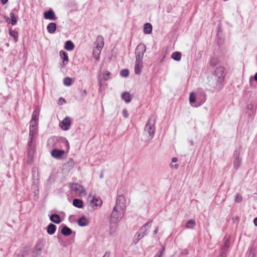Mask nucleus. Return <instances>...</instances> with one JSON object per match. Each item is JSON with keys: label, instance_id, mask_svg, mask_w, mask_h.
I'll return each instance as SVG.
<instances>
[{"label": "nucleus", "instance_id": "13", "mask_svg": "<svg viewBox=\"0 0 257 257\" xmlns=\"http://www.w3.org/2000/svg\"><path fill=\"white\" fill-rule=\"evenodd\" d=\"M64 154L65 151L64 150L53 149L51 151L52 156L56 159H60Z\"/></svg>", "mask_w": 257, "mask_h": 257}, {"label": "nucleus", "instance_id": "59", "mask_svg": "<svg viewBox=\"0 0 257 257\" xmlns=\"http://www.w3.org/2000/svg\"><path fill=\"white\" fill-rule=\"evenodd\" d=\"M140 240L137 239V237L135 236L134 241L135 243H137Z\"/></svg>", "mask_w": 257, "mask_h": 257}, {"label": "nucleus", "instance_id": "9", "mask_svg": "<svg viewBox=\"0 0 257 257\" xmlns=\"http://www.w3.org/2000/svg\"><path fill=\"white\" fill-rule=\"evenodd\" d=\"M71 118L69 117H66L61 122V127L63 130L67 131L71 125Z\"/></svg>", "mask_w": 257, "mask_h": 257}, {"label": "nucleus", "instance_id": "60", "mask_svg": "<svg viewBox=\"0 0 257 257\" xmlns=\"http://www.w3.org/2000/svg\"><path fill=\"white\" fill-rule=\"evenodd\" d=\"M254 79L256 81H257V72L255 74L254 76Z\"/></svg>", "mask_w": 257, "mask_h": 257}, {"label": "nucleus", "instance_id": "36", "mask_svg": "<svg viewBox=\"0 0 257 257\" xmlns=\"http://www.w3.org/2000/svg\"><path fill=\"white\" fill-rule=\"evenodd\" d=\"M218 63V60L217 58L213 57L210 59V65L212 66H216Z\"/></svg>", "mask_w": 257, "mask_h": 257}, {"label": "nucleus", "instance_id": "2", "mask_svg": "<svg viewBox=\"0 0 257 257\" xmlns=\"http://www.w3.org/2000/svg\"><path fill=\"white\" fill-rule=\"evenodd\" d=\"M125 210L120 207H113L110 214L109 221L111 223L117 224L123 217Z\"/></svg>", "mask_w": 257, "mask_h": 257}, {"label": "nucleus", "instance_id": "47", "mask_svg": "<svg viewBox=\"0 0 257 257\" xmlns=\"http://www.w3.org/2000/svg\"><path fill=\"white\" fill-rule=\"evenodd\" d=\"M242 200V197L239 195L237 194L236 197L235 198V201L237 202H240Z\"/></svg>", "mask_w": 257, "mask_h": 257}, {"label": "nucleus", "instance_id": "61", "mask_svg": "<svg viewBox=\"0 0 257 257\" xmlns=\"http://www.w3.org/2000/svg\"><path fill=\"white\" fill-rule=\"evenodd\" d=\"M103 177V173H102L100 175V178H102Z\"/></svg>", "mask_w": 257, "mask_h": 257}, {"label": "nucleus", "instance_id": "37", "mask_svg": "<svg viewBox=\"0 0 257 257\" xmlns=\"http://www.w3.org/2000/svg\"><path fill=\"white\" fill-rule=\"evenodd\" d=\"M38 121L34 119H31L30 122V127H38Z\"/></svg>", "mask_w": 257, "mask_h": 257}, {"label": "nucleus", "instance_id": "63", "mask_svg": "<svg viewBox=\"0 0 257 257\" xmlns=\"http://www.w3.org/2000/svg\"><path fill=\"white\" fill-rule=\"evenodd\" d=\"M8 20H10V18L8 17V18H7V19H6L7 21Z\"/></svg>", "mask_w": 257, "mask_h": 257}, {"label": "nucleus", "instance_id": "11", "mask_svg": "<svg viewBox=\"0 0 257 257\" xmlns=\"http://www.w3.org/2000/svg\"><path fill=\"white\" fill-rule=\"evenodd\" d=\"M44 18L46 20H50L51 21L55 20L57 19L54 11L52 9L44 12Z\"/></svg>", "mask_w": 257, "mask_h": 257}, {"label": "nucleus", "instance_id": "17", "mask_svg": "<svg viewBox=\"0 0 257 257\" xmlns=\"http://www.w3.org/2000/svg\"><path fill=\"white\" fill-rule=\"evenodd\" d=\"M47 29L48 32L50 34L55 33L56 29V25L54 23H50L47 26Z\"/></svg>", "mask_w": 257, "mask_h": 257}, {"label": "nucleus", "instance_id": "49", "mask_svg": "<svg viewBox=\"0 0 257 257\" xmlns=\"http://www.w3.org/2000/svg\"><path fill=\"white\" fill-rule=\"evenodd\" d=\"M163 250H164V248L163 249ZM163 250H160V251H158L156 254V255H155L154 257H161L162 255L163 254Z\"/></svg>", "mask_w": 257, "mask_h": 257}, {"label": "nucleus", "instance_id": "22", "mask_svg": "<svg viewBox=\"0 0 257 257\" xmlns=\"http://www.w3.org/2000/svg\"><path fill=\"white\" fill-rule=\"evenodd\" d=\"M196 225V222L194 219L189 220L185 224V227L188 229H193Z\"/></svg>", "mask_w": 257, "mask_h": 257}, {"label": "nucleus", "instance_id": "53", "mask_svg": "<svg viewBox=\"0 0 257 257\" xmlns=\"http://www.w3.org/2000/svg\"><path fill=\"white\" fill-rule=\"evenodd\" d=\"M86 94H87L86 90H83V92H82V96H83V97L85 96L86 95Z\"/></svg>", "mask_w": 257, "mask_h": 257}, {"label": "nucleus", "instance_id": "1", "mask_svg": "<svg viewBox=\"0 0 257 257\" xmlns=\"http://www.w3.org/2000/svg\"><path fill=\"white\" fill-rule=\"evenodd\" d=\"M214 76L215 82L214 83L213 81L210 80L209 85L212 86L214 89L219 90L221 89V85L224 80V68L221 66L217 67L214 71Z\"/></svg>", "mask_w": 257, "mask_h": 257}, {"label": "nucleus", "instance_id": "41", "mask_svg": "<svg viewBox=\"0 0 257 257\" xmlns=\"http://www.w3.org/2000/svg\"><path fill=\"white\" fill-rule=\"evenodd\" d=\"M34 249L41 253L42 250V246L40 243H37Z\"/></svg>", "mask_w": 257, "mask_h": 257}, {"label": "nucleus", "instance_id": "28", "mask_svg": "<svg viewBox=\"0 0 257 257\" xmlns=\"http://www.w3.org/2000/svg\"><path fill=\"white\" fill-rule=\"evenodd\" d=\"M74 48L73 43L71 41H67L65 44V48L68 51H72Z\"/></svg>", "mask_w": 257, "mask_h": 257}, {"label": "nucleus", "instance_id": "32", "mask_svg": "<svg viewBox=\"0 0 257 257\" xmlns=\"http://www.w3.org/2000/svg\"><path fill=\"white\" fill-rule=\"evenodd\" d=\"M229 245L230 241L229 238L228 237L225 239L224 244L221 247V249L228 251V249L229 247Z\"/></svg>", "mask_w": 257, "mask_h": 257}, {"label": "nucleus", "instance_id": "15", "mask_svg": "<svg viewBox=\"0 0 257 257\" xmlns=\"http://www.w3.org/2000/svg\"><path fill=\"white\" fill-rule=\"evenodd\" d=\"M109 234L112 236H115L117 234V225L116 224L114 223H111L109 222Z\"/></svg>", "mask_w": 257, "mask_h": 257}, {"label": "nucleus", "instance_id": "45", "mask_svg": "<svg viewBox=\"0 0 257 257\" xmlns=\"http://www.w3.org/2000/svg\"><path fill=\"white\" fill-rule=\"evenodd\" d=\"M34 149L35 148H33V149H31V148H29V150L28 151V156L29 157H32L34 153Z\"/></svg>", "mask_w": 257, "mask_h": 257}, {"label": "nucleus", "instance_id": "26", "mask_svg": "<svg viewBox=\"0 0 257 257\" xmlns=\"http://www.w3.org/2000/svg\"><path fill=\"white\" fill-rule=\"evenodd\" d=\"M88 223V221L85 217H82L78 220V224L81 226H86Z\"/></svg>", "mask_w": 257, "mask_h": 257}, {"label": "nucleus", "instance_id": "3", "mask_svg": "<svg viewBox=\"0 0 257 257\" xmlns=\"http://www.w3.org/2000/svg\"><path fill=\"white\" fill-rule=\"evenodd\" d=\"M155 123L156 120L154 117L152 116L149 118L144 128L145 132L149 134L151 139H152L154 136L156 129Z\"/></svg>", "mask_w": 257, "mask_h": 257}, {"label": "nucleus", "instance_id": "14", "mask_svg": "<svg viewBox=\"0 0 257 257\" xmlns=\"http://www.w3.org/2000/svg\"><path fill=\"white\" fill-rule=\"evenodd\" d=\"M96 46L94 48L102 50L104 46V40L101 36H98L95 42Z\"/></svg>", "mask_w": 257, "mask_h": 257}, {"label": "nucleus", "instance_id": "21", "mask_svg": "<svg viewBox=\"0 0 257 257\" xmlns=\"http://www.w3.org/2000/svg\"><path fill=\"white\" fill-rule=\"evenodd\" d=\"M121 98L126 102L128 103L131 101V98L130 93L124 92L121 94Z\"/></svg>", "mask_w": 257, "mask_h": 257}, {"label": "nucleus", "instance_id": "52", "mask_svg": "<svg viewBox=\"0 0 257 257\" xmlns=\"http://www.w3.org/2000/svg\"><path fill=\"white\" fill-rule=\"evenodd\" d=\"M158 230H159V228H158V227H157L155 228V229L153 231V234H156L158 232Z\"/></svg>", "mask_w": 257, "mask_h": 257}, {"label": "nucleus", "instance_id": "51", "mask_svg": "<svg viewBox=\"0 0 257 257\" xmlns=\"http://www.w3.org/2000/svg\"><path fill=\"white\" fill-rule=\"evenodd\" d=\"M171 167H172V168H175V169H178V167H179V165H178V164H175L174 165H171Z\"/></svg>", "mask_w": 257, "mask_h": 257}, {"label": "nucleus", "instance_id": "8", "mask_svg": "<svg viewBox=\"0 0 257 257\" xmlns=\"http://www.w3.org/2000/svg\"><path fill=\"white\" fill-rule=\"evenodd\" d=\"M126 200L125 197L123 195H119L117 196L116 199V203L114 207H120L121 209L125 210H126V206H125Z\"/></svg>", "mask_w": 257, "mask_h": 257}, {"label": "nucleus", "instance_id": "19", "mask_svg": "<svg viewBox=\"0 0 257 257\" xmlns=\"http://www.w3.org/2000/svg\"><path fill=\"white\" fill-rule=\"evenodd\" d=\"M56 229V225H54V224L50 223L48 225V226L47 227V231L48 234H49L50 235H52L55 232Z\"/></svg>", "mask_w": 257, "mask_h": 257}, {"label": "nucleus", "instance_id": "29", "mask_svg": "<svg viewBox=\"0 0 257 257\" xmlns=\"http://www.w3.org/2000/svg\"><path fill=\"white\" fill-rule=\"evenodd\" d=\"M171 58L175 61H180L181 58V54L179 52H175L172 54Z\"/></svg>", "mask_w": 257, "mask_h": 257}, {"label": "nucleus", "instance_id": "10", "mask_svg": "<svg viewBox=\"0 0 257 257\" xmlns=\"http://www.w3.org/2000/svg\"><path fill=\"white\" fill-rule=\"evenodd\" d=\"M152 223V220H150L146 222L144 225H143L138 232L145 236L147 235V231L150 228Z\"/></svg>", "mask_w": 257, "mask_h": 257}, {"label": "nucleus", "instance_id": "39", "mask_svg": "<svg viewBox=\"0 0 257 257\" xmlns=\"http://www.w3.org/2000/svg\"><path fill=\"white\" fill-rule=\"evenodd\" d=\"M38 114H39V113L37 112V110L36 108L35 110L33 112L32 119H34V120H38Z\"/></svg>", "mask_w": 257, "mask_h": 257}, {"label": "nucleus", "instance_id": "33", "mask_svg": "<svg viewBox=\"0 0 257 257\" xmlns=\"http://www.w3.org/2000/svg\"><path fill=\"white\" fill-rule=\"evenodd\" d=\"M73 80L69 77H66L63 79V84L64 85L69 86L72 84Z\"/></svg>", "mask_w": 257, "mask_h": 257}, {"label": "nucleus", "instance_id": "23", "mask_svg": "<svg viewBox=\"0 0 257 257\" xmlns=\"http://www.w3.org/2000/svg\"><path fill=\"white\" fill-rule=\"evenodd\" d=\"M61 233L65 236H68L72 233V230L65 225L62 228Z\"/></svg>", "mask_w": 257, "mask_h": 257}, {"label": "nucleus", "instance_id": "5", "mask_svg": "<svg viewBox=\"0 0 257 257\" xmlns=\"http://www.w3.org/2000/svg\"><path fill=\"white\" fill-rule=\"evenodd\" d=\"M146 51V47L144 44H139L136 49V61H142L144 54Z\"/></svg>", "mask_w": 257, "mask_h": 257}, {"label": "nucleus", "instance_id": "48", "mask_svg": "<svg viewBox=\"0 0 257 257\" xmlns=\"http://www.w3.org/2000/svg\"><path fill=\"white\" fill-rule=\"evenodd\" d=\"M122 114H123V116L124 117H125V118H127L128 116V112H127V111L126 109H123V110Z\"/></svg>", "mask_w": 257, "mask_h": 257}, {"label": "nucleus", "instance_id": "46", "mask_svg": "<svg viewBox=\"0 0 257 257\" xmlns=\"http://www.w3.org/2000/svg\"><path fill=\"white\" fill-rule=\"evenodd\" d=\"M136 236L137 237L138 240H140L142 238H143L144 236L143 234L137 232L136 233Z\"/></svg>", "mask_w": 257, "mask_h": 257}, {"label": "nucleus", "instance_id": "35", "mask_svg": "<svg viewBox=\"0 0 257 257\" xmlns=\"http://www.w3.org/2000/svg\"><path fill=\"white\" fill-rule=\"evenodd\" d=\"M10 35L11 37H13L15 39V42L18 41V33L16 31H12V29L10 30Z\"/></svg>", "mask_w": 257, "mask_h": 257}, {"label": "nucleus", "instance_id": "34", "mask_svg": "<svg viewBox=\"0 0 257 257\" xmlns=\"http://www.w3.org/2000/svg\"><path fill=\"white\" fill-rule=\"evenodd\" d=\"M10 16L11 19V24L12 25H15L17 24L18 21V17L15 16L13 12H11L10 14Z\"/></svg>", "mask_w": 257, "mask_h": 257}, {"label": "nucleus", "instance_id": "31", "mask_svg": "<svg viewBox=\"0 0 257 257\" xmlns=\"http://www.w3.org/2000/svg\"><path fill=\"white\" fill-rule=\"evenodd\" d=\"M38 133V127H30L29 138H35Z\"/></svg>", "mask_w": 257, "mask_h": 257}, {"label": "nucleus", "instance_id": "38", "mask_svg": "<svg viewBox=\"0 0 257 257\" xmlns=\"http://www.w3.org/2000/svg\"><path fill=\"white\" fill-rule=\"evenodd\" d=\"M120 74L121 76L126 77L129 75V72L127 69H123L120 71Z\"/></svg>", "mask_w": 257, "mask_h": 257}, {"label": "nucleus", "instance_id": "27", "mask_svg": "<svg viewBox=\"0 0 257 257\" xmlns=\"http://www.w3.org/2000/svg\"><path fill=\"white\" fill-rule=\"evenodd\" d=\"M73 205L78 208H81L83 207L82 201L78 199H74L73 201Z\"/></svg>", "mask_w": 257, "mask_h": 257}, {"label": "nucleus", "instance_id": "40", "mask_svg": "<svg viewBox=\"0 0 257 257\" xmlns=\"http://www.w3.org/2000/svg\"><path fill=\"white\" fill-rule=\"evenodd\" d=\"M34 139V138H29V141L28 143L29 148H31V149L35 148V146L33 144V141Z\"/></svg>", "mask_w": 257, "mask_h": 257}, {"label": "nucleus", "instance_id": "42", "mask_svg": "<svg viewBox=\"0 0 257 257\" xmlns=\"http://www.w3.org/2000/svg\"><path fill=\"white\" fill-rule=\"evenodd\" d=\"M110 73L109 71H106L105 73L103 75V79L104 80H107L109 78Z\"/></svg>", "mask_w": 257, "mask_h": 257}, {"label": "nucleus", "instance_id": "56", "mask_svg": "<svg viewBox=\"0 0 257 257\" xmlns=\"http://www.w3.org/2000/svg\"><path fill=\"white\" fill-rule=\"evenodd\" d=\"M254 225L257 226V217H255L253 220Z\"/></svg>", "mask_w": 257, "mask_h": 257}, {"label": "nucleus", "instance_id": "7", "mask_svg": "<svg viewBox=\"0 0 257 257\" xmlns=\"http://www.w3.org/2000/svg\"><path fill=\"white\" fill-rule=\"evenodd\" d=\"M233 167L236 170H237L241 164V159L240 158V151L238 150H235L233 153Z\"/></svg>", "mask_w": 257, "mask_h": 257}, {"label": "nucleus", "instance_id": "57", "mask_svg": "<svg viewBox=\"0 0 257 257\" xmlns=\"http://www.w3.org/2000/svg\"><path fill=\"white\" fill-rule=\"evenodd\" d=\"M65 142L66 145L67 146V149H69V143H68V141L67 140H65Z\"/></svg>", "mask_w": 257, "mask_h": 257}, {"label": "nucleus", "instance_id": "50", "mask_svg": "<svg viewBox=\"0 0 257 257\" xmlns=\"http://www.w3.org/2000/svg\"><path fill=\"white\" fill-rule=\"evenodd\" d=\"M110 256V252H105L104 255L102 257H109Z\"/></svg>", "mask_w": 257, "mask_h": 257}, {"label": "nucleus", "instance_id": "4", "mask_svg": "<svg viewBox=\"0 0 257 257\" xmlns=\"http://www.w3.org/2000/svg\"><path fill=\"white\" fill-rule=\"evenodd\" d=\"M69 187L71 191L78 196H84L86 194L84 187L78 183L70 184Z\"/></svg>", "mask_w": 257, "mask_h": 257}, {"label": "nucleus", "instance_id": "30", "mask_svg": "<svg viewBox=\"0 0 257 257\" xmlns=\"http://www.w3.org/2000/svg\"><path fill=\"white\" fill-rule=\"evenodd\" d=\"M74 165V162L72 159L69 158L64 166L69 169H71Z\"/></svg>", "mask_w": 257, "mask_h": 257}, {"label": "nucleus", "instance_id": "54", "mask_svg": "<svg viewBox=\"0 0 257 257\" xmlns=\"http://www.w3.org/2000/svg\"><path fill=\"white\" fill-rule=\"evenodd\" d=\"M177 161H178V159L176 157H174L172 159V162L173 163H175V162H177Z\"/></svg>", "mask_w": 257, "mask_h": 257}, {"label": "nucleus", "instance_id": "44", "mask_svg": "<svg viewBox=\"0 0 257 257\" xmlns=\"http://www.w3.org/2000/svg\"><path fill=\"white\" fill-rule=\"evenodd\" d=\"M227 251L221 249L220 254L218 257H226Z\"/></svg>", "mask_w": 257, "mask_h": 257}, {"label": "nucleus", "instance_id": "43", "mask_svg": "<svg viewBox=\"0 0 257 257\" xmlns=\"http://www.w3.org/2000/svg\"><path fill=\"white\" fill-rule=\"evenodd\" d=\"M41 255V253L34 249L32 252V257H39Z\"/></svg>", "mask_w": 257, "mask_h": 257}, {"label": "nucleus", "instance_id": "25", "mask_svg": "<svg viewBox=\"0 0 257 257\" xmlns=\"http://www.w3.org/2000/svg\"><path fill=\"white\" fill-rule=\"evenodd\" d=\"M101 50L94 48L93 50V56L96 60H98L100 58V54L101 53Z\"/></svg>", "mask_w": 257, "mask_h": 257}, {"label": "nucleus", "instance_id": "20", "mask_svg": "<svg viewBox=\"0 0 257 257\" xmlns=\"http://www.w3.org/2000/svg\"><path fill=\"white\" fill-rule=\"evenodd\" d=\"M144 32L145 34H150L152 32V26L150 23H146L144 26Z\"/></svg>", "mask_w": 257, "mask_h": 257}, {"label": "nucleus", "instance_id": "16", "mask_svg": "<svg viewBox=\"0 0 257 257\" xmlns=\"http://www.w3.org/2000/svg\"><path fill=\"white\" fill-rule=\"evenodd\" d=\"M142 67V61H136L135 66V72L136 74L139 75L141 74Z\"/></svg>", "mask_w": 257, "mask_h": 257}, {"label": "nucleus", "instance_id": "12", "mask_svg": "<svg viewBox=\"0 0 257 257\" xmlns=\"http://www.w3.org/2000/svg\"><path fill=\"white\" fill-rule=\"evenodd\" d=\"M102 200L99 197L96 196H93L92 199L90 201V204L92 207H100L102 205Z\"/></svg>", "mask_w": 257, "mask_h": 257}, {"label": "nucleus", "instance_id": "55", "mask_svg": "<svg viewBox=\"0 0 257 257\" xmlns=\"http://www.w3.org/2000/svg\"><path fill=\"white\" fill-rule=\"evenodd\" d=\"M253 256H254V253H253V252H252V250H250L249 254V257H253Z\"/></svg>", "mask_w": 257, "mask_h": 257}, {"label": "nucleus", "instance_id": "18", "mask_svg": "<svg viewBox=\"0 0 257 257\" xmlns=\"http://www.w3.org/2000/svg\"><path fill=\"white\" fill-rule=\"evenodd\" d=\"M50 219L52 222H53L56 224H59L61 222L60 217L58 214H52L50 217Z\"/></svg>", "mask_w": 257, "mask_h": 257}, {"label": "nucleus", "instance_id": "58", "mask_svg": "<svg viewBox=\"0 0 257 257\" xmlns=\"http://www.w3.org/2000/svg\"><path fill=\"white\" fill-rule=\"evenodd\" d=\"M1 2L2 3V4H5L7 3L8 0H1Z\"/></svg>", "mask_w": 257, "mask_h": 257}, {"label": "nucleus", "instance_id": "24", "mask_svg": "<svg viewBox=\"0 0 257 257\" xmlns=\"http://www.w3.org/2000/svg\"><path fill=\"white\" fill-rule=\"evenodd\" d=\"M60 56L62 59H63V64L65 65V62L67 63L68 62V54L61 50L60 51Z\"/></svg>", "mask_w": 257, "mask_h": 257}, {"label": "nucleus", "instance_id": "6", "mask_svg": "<svg viewBox=\"0 0 257 257\" xmlns=\"http://www.w3.org/2000/svg\"><path fill=\"white\" fill-rule=\"evenodd\" d=\"M198 99L200 98L201 100V102L204 103L206 99V95L205 93L202 91H200L198 92L197 95L195 94V93L191 92L190 94V97H189V101L190 103H192L195 101L196 98Z\"/></svg>", "mask_w": 257, "mask_h": 257}, {"label": "nucleus", "instance_id": "62", "mask_svg": "<svg viewBox=\"0 0 257 257\" xmlns=\"http://www.w3.org/2000/svg\"><path fill=\"white\" fill-rule=\"evenodd\" d=\"M63 100V101H65L64 99H62V98H60V100Z\"/></svg>", "mask_w": 257, "mask_h": 257}]
</instances>
